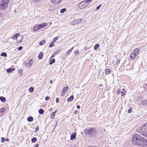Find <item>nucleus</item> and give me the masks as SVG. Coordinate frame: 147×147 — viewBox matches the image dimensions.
<instances>
[{
  "label": "nucleus",
  "mask_w": 147,
  "mask_h": 147,
  "mask_svg": "<svg viewBox=\"0 0 147 147\" xmlns=\"http://www.w3.org/2000/svg\"><path fill=\"white\" fill-rule=\"evenodd\" d=\"M86 136L90 138L95 137L98 132L96 128H91L84 130Z\"/></svg>",
  "instance_id": "obj_1"
},
{
  "label": "nucleus",
  "mask_w": 147,
  "mask_h": 147,
  "mask_svg": "<svg viewBox=\"0 0 147 147\" xmlns=\"http://www.w3.org/2000/svg\"><path fill=\"white\" fill-rule=\"evenodd\" d=\"M10 0H1L0 1V10H4L7 7Z\"/></svg>",
  "instance_id": "obj_2"
},
{
  "label": "nucleus",
  "mask_w": 147,
  "mask_h": 147,
  "mask_svg": "<svg viewBox=\"0 0 147 147\" xmlns=\"http://www.w3.org/2000/svg\"><path fill=\"white\" fill-rule=\"evenodd\" d=\"M141 136H142L138 134L134 135L132 139L133 143L139 146Z\"/></svg>",
  "instance_id": "obj_3"
},
{
  "label": "nucleus",
  "mask_w": 147,
  "mask_h": 147,
  "mask_svg": "<svg viewBox=\"0 0 147 147\" xmlns=\"http://www.w3.org/2000/svg\"><path fill=\"white\" fill-rule=\"evenodd\" d=\"M140 51L138 49L136 48L134 49L130 55V58L132 60H134Z\"/></svg>",
  "instance_id": "obj_4"
},
{
  "label": "nucleus",
  "mask_w": 147,
  "mask_h": 147,
  "mask_svg": "<svg viewBox=\"0 0 147 147\" xmlns=\"http://www.w3.org/2000/svg\"><path fill=\"white\" fill-rule=\"evenodd\" d=\"M140 140L139 146L145 147L147 145V140L146 138L142 136Z\"/></svg>",
  "instance_id": "obj_5"
},
{
  "label": "nucleus",
  "mask_w": 147,
  "mask_h": 147,
  "mask_svg": "<svg viewBox=\"0 0 147 147\" xmlns=\"http://www.w3.org/2000/svg\"><path fill=\"white\" fill-rule=\"evenodd\" d=\"M88 5V3L87 2L82 1L79 3L78 5V7L80 9H83L85 7Z\"/></svg>",
  "instance_id": "obj_6"
},
{
  "label": "nucleus",
  "mask_w": 147,
  "mask_h": 147,
  "mask_svg": "<svg viewBox=\"0 0 147 147\" xmlns=\"http://www.w3.org/2000/svg\"><path fill=\"white\" fill-rule=\"evenodd\" d=\"M33 63V61L31 59L28 63H27L26 61H24V65L26 66V67L29 68L31 67Z\"/></svg>",
  "instance_id": "obj_7"
},
{
  "label": "nucleus",
  "mask_w": 147,
  "mask_h": 147,
  "mask_svg": "<svg viewBox=\"0 0 147 147\" xmlns=\"http://www.w3.org/2000/svg\"><path fill=\"white\" fill-rule=\"evenodd\" d=\"M24 37L22 35H20L19 34L18 35L17 41L18 42H20L23 40Z\"/></svg>",
  "instance_id": "obj_8"
},
{
  "label": "nucleus",
  "mask_w": 147,
  "mask_h": 147,
  "mask_svg": "<svg viewBox=\"0 0 147 147\" xmlns=\"http://www.w3.org/2000/svg\"><path fill=\"white\" fill-rule=\"evenodd\" d=\"M52 3L54 4H58L60 3L62 0H49Z\"/></svg>",
  "instance_id": "obj_9"
},
{
  "label": "nucleus",
  "mask_w": 147,
  "mask_h": 147,
  "mask_svg": "<svg viewBox=\"0 0 147 147\" xmlns=\"http://www.w3.org/2000/svg\"><path fill=\"white\" fill-rule=\"evenodd\" d=\"M47 23L46 22L42 23L41 24L38 25L40 29L42 28H45L46 26L47 25Z\"/></svg>",
  "instance_id": "obj_10"
},
{
  "label": "nucleus",
  "mask_w": 147,
  "mask_h": 147,
  "mask_svg": "<svg viewBox=\"0 0 147 147\" xmlns=\"http://www.w3.org/2000/svg\"><path fill=\"white\" fill-rule=\"evenodd\" d=\"M141 105L143 106H147V99L143 100L141 102Z\"/></svg>",
  "instance_id": "obj_11"
},
{
  "label": "nucleus",
  "mask_w": 147,
  "mask_h": 147,
  "mask_svg": "<svg viewBox=\"0 0 147 147\" xmlns=\"http://www.w3.org/2000/svg\"><path fill=\"white\" fill-rule=\"evenodd\" d=\"M146 129H147V123H145L141 127V131Z\"/></svg>",
  "instance_id": "obj_12"
},
{
  "label": "nucleus",
  "mask_w": 147,
  "mask_h": 147,
  "mask_svg": "<svg viewBox=\"0 0 147 147\" xmlns=\"http://www.w3.org/2000/svg\"><path fill=\"white\" fill-rule=\"evenodd\" d=\"M82 20L81 19L74 20V24H77L80 23Z\"/></svg>",
  "instance_id": "obj_13"
},
{
  "label": "nucleus",
  "mask_w": 147,
  "mask_h": 147,
  "mask_svg": "<svg viewBox=\"0 0 147 147\" xmlns=\"http://www.w3.org/2000/svg\"><path fill=\"white\" fill-rule=\"evenodd\" d=\"M141 134L143 136L147 137V129L142 131Z\"/></svg>",
  "instance_id": "obj_14"
},
{
  "label": "nucleus",
  "mask_w": 147,
  "mask_h": 147,
  "mask_svg": "<svg viewBox=\"0 0 147 147\" xmlns=\"http://www.w3.org/2000/svg\"><path fill=\"white\" fill-rule=\"evenodd\" d=\"M43 53L42 52H40L38 56V58L39 59H41L43 57Z\"/></svg>",
  "instance_id": "obj_15"
},
{
  "label": "nucleus",
  "mask_w": 147,
  "mask_h": 147,
  "mask_svg": "<svg viewBox=\"0 0 147 147\" xmlns=\"http://www.w3.org/2000/svg\"><path fill=\"white\" fill-rule=\"evenodd\" d=\"M74 99V96L72 95L71 96L68 98L67 99V101L69 102L72 100Z\"/></svg>",
  "instance_id": "obj_16"
},
{
  "label": "nucleus",
  "mask_w": 147,
  "mask_h": 147,
  "mask_svg": "<svg viewBox=\"0 0 147 147\" xmlns=\"http://www.w3.org/2000/svg\"><path fill=\"white\" fill-rule=\"evenodd\" d=\"M40 29L38 25L36 26L33 28V30L34 31H37Z\"/></svg>",
  "instance_id": "obj_17"
},
{
  "label": "nucleus",
  "mask_w": 147,
  "mask_h": 147,
  "mask_svg": "<svg viewBox=\"0 0 147 147\" xmlns=\"http://www.w3.org/2000/svg\"><path fill=\"white\" fill-rule=\"evenodd\" d=\"M15 70V69L14 68H12V69H11V68H9L8 69H7L6 70V71L8 73H9L10 72H11V71H13L14 70Z\"/></svg>",
  "instance_id": "obj_18"
},
{
  "label": "nucleus",
  "mask_w": 147,
  "mask_h": 147,
  "mask_svg": "<svg viewBox=\"0 0 147 147\" xmlns=\"http://www.w3.org/2000/svg\"><path fill=\"white\" fill-rule=\"evenodd\" d=\"M56 112L55 111V112H52L51 114L50 117L51 119H53L55 116V113Z\"/></svg>",
  "instance_id": "obj_19"
},
{
  "label": "nucleus",
  "mask_w": 147,
  "mask_h": 147,
  "mask_svg": "<svg viewBox=\"0 0 147 147\" xmlns=\"http://www.w3.org/2000/svg\"><path fill=\"white\" fill-rule=\"evenodd\" d=\"M49 61L50 62L49 64L50 65H51L55 62V59H51L50 60V59Z\"/></svg>",
  "instance_id": "obj_20"
},
{
  "label": "nucleus",
  "mask_w": 147,
  "mask_h": 147,
  "mask_svg": "<svg viewBox=\"0 0 147 147\" xmlns=\"http://www.w3.org/2000/svg\"><path fill=\"white\" fill-rule=\"evenodd\" d=\"M33 117L32 116H30L28 117L27 118V120L28 122H32L33 121Z\"/></svg>",
  "instance_id": "obj_21"
},
{
  "label": "nucleus",
  "mask_w": 147,
  "mask_h": 147,
  "mask_svg": "<svg viewBox=\"0 0 147 147\" xmlns=\"http://www.w3.org/2000/svg\"><path fill=\"white\" fill-rule=\"evenodd\" d=\"M0 100L2 102H5L6 100L5 98L3 96L0 97Z\"/></svg>",
  "instance_id": "obj_22"
},
{
  "label": "nucleus",
  "mask_w": 147,
  "mask_h": 147,
  "mask_svg": "<svg viewBox=\"0 0 147 147\" xmlns=\"http://www.w3.org/2000/svg\"><path fill=\"white\" fill-rule=\"evenodd\" d=\"M68 90V86H67L66 87H64L63 90V91L65 92H66Z\"/></svg>",
  "instance_id": "obj_23"
},
{
  "label": "nucleus",
  "mask_w": 147,
  "mask_h": 147,
  "mask_svg": "<svg viewBox=\"0 0 147 147\" xmlns=\"http://www.w3.org/2000/svg\"><path fill=\"white\" fill-rule=\"evenodd\" d=\"M125 91L124 89H123L121 91V96H123L125 94Z\"/></svg>",
  "instance_id": "obj_24"
},
{
  "label": "nucleus",
  "mask_w": 147,
  "mask_h": 147,
  "mask_svg": "<svg viewBox=\"0 0 147 147\" xmlns=\"http://www.w3.org/2000/svg\"><path fill=\"white\" fill-rule=\"evenodd\" d=\"M67 10V9L65 8H64L61 9L60 10V12L61 13H63L65 12Z\"/></svg>",
  "instance_id": "obj_25"
},
{
  "label": "nucleus",
  "mask_w": 147,
  "mask_h": 147,
  "mask_svg": "<svg viewBox=\"0 0 147 147\" xmlns=\"http://www.w3.org/2000/svg\"><path fill=\"white\" fill-rule=\"evenodd\" d=\"M39 113L40 114H42L44 113V110L42 109H40L38 111Z\"/></svg>",
  "instance_id": "obj_26"
},
{
  "label": "nucleus",
  "mask_w": 147,
  "mask_h": 147,
  "mask_svg": "<svg viewBox=\"0 0 147 147\" xmlns=\"http://www.w3.org/2000/svg\"><path fill=\"white\" fill-rule=\"evenodd\" d=\"M18 34H15L13 36L12 38L13 39H17V37L18 36Z\"/></svg>",
  "instance_id": "obj_27"
},
{
  "label": "nucleus",
  "mask_w": 147,
  "mask_h": 147,
  "mask_svg": "<svg viewBox=\"0 0 147 147\" xmlns=\"http://www.w3.org/2000/svg\"><path fill=\"white\" fill-rule=\"evenodd\" d=\"M37 141V139L36 138H34L32 139L31 142L32 143H34Z\"/></svg>",
  "instance_id": "obj_28"
},
{
  "label": "nucleus",
  "mask_w": 147,
  "mask_h": 147,
  "mask_svg": "<svg viewBox=\"0 0 147 147\" xmlns=\"http://www.w3.org/2000/svg\"><path fill=\"white\" fill-rule=\"evenodd\" d=\"M99 47V45L98 44H96L95 45V46L94 47V49L95 50H96Z\"/></svg>",
  "instance_id": "obj_29"
},
{
  "label": "nucleus",
  "mask_w": 147,
  "mask_h": 147,
  "mask_svg": "<svg viewBox=\"0 0 147 147\" xmlns=\"http://www.w3.org/2000/svg\"><path fill=\"white\" fill-rule=\"evenodd\" d=\"M111 70L109 69H106L105 71V73L107 74H108L110 72Z\"/></svg>",
  "instance_id": "obj_30"
},
{
  "label": "nucleus",
  "mask_w": 147,
  "mask_h": 147,
  "mask_svg": "<svg viewBox=\"0 0 147 147\" xmlns=\"http://www.w3.org/2000/svg\"><path fill=\"white\" fill-rule=\"evenodd\" d=\"M1 56H4L5 57H6L7 56V54L5 53H2L1 54Z\"/></svg>",
  "instance_id": "obj_31"
},
{
  "label": "nucleus",
  "mask_w": 147,
  "mask_h": 147,
  "mask_svg": "<svg viewBox=\"0 0 147 147\" xmlns=\"http://www.w3.org/2000/svg\"><path fill=\"white\" fill-rule=\"evenodd\" d=\"M5 111V108L4 107H3L1 108V109H0V112H1V113H3Z\"/></svg>",
  "instance_id": "obj_32"
},
{
  "label": "nucleus",
  "mask_w": 147,
  "mask_h": 147,
  "mask_svg": "<svg viewBox=\"0 0 147 147\" xmlns=\"http://www.w3.org/2000/svg\"><path fill=\"white\" fill-rule=\"evenodd\" d=\"M46 41L45 40L41 41L39 43V45H42L43 44H44L45 42Z\"/></svg>",
  "instance_id": "obj_33"
},
{
  "label": "nucleus",
  "mask_w": 147,
  "mask_h": 147,
  "mask_svg": "<svg viewBox=\"0 0 147 147\" xmlns=\"http://www.w3.org/2000/svg\"><path fill=\"white\" fill-rule=\"evenodd\" d=\"M73 47H72L71 49L69 50L67 53V54L69 55L73 49Z\"/></svg>",
  "instance_id": "obj_34"
},
{
  "label": "nucleus",
  "mask_w": 147,
  "mask_h": 147,
  "mask_svg": "<svg viewBox=\"0 0 147 147\" xmlns=\"http://www.w3.org/2000/svg\"><path fill=\"white\" fill-rule=\"evenodd\" d=\"M34 88L32 87H30L29 89V91L31 93L32 92L34 91Z\"/></svg>",
  "instance_id": "obj_35"
},
{
  "label": "nucleus",
  "mask_w": 147,
  "mask_h": 147,
  "mask_svg": "<svg viewBox=\"0 0 147 147\" xmlns=\"http://www.w3.org/2000/svg\"><path fill=\"white\" fill-rule=\"evenodd\" d=\"M54 45V42H52L50 44V45H49V47H52Z\"/></svg>",
  "instance_id": "obj_36"
},
{
  "label": "nucleus",
  "mask_w": 147,
  "mask_h": 147,
  "mask_svg": "<svg viewBox=\"0 0 147 147\" xmlns=\"http://www.w3.org/2000/svg\"><path fill=\"white\" fill-rule=\"evenodd\" d=\"M39 128L38 126H36V127L35 128V132L36 133L39 130Z\"/></svg>",
  "instance_id": "obj_37"
},
{
  "label": "nucleus",
  "mask_w": 147,
  "mask_h": 147,
  "mask_svg": "<svg viewBox=\"0 0 147 147\" xmlns=\"http://www.w3.org/2000/svg\"><path fill=\"white\" fill-rule=\"evenodd\" d=\"M59 50H58L55 51L53 53L56 55L57 54H58L59 53Z\"/></svg>",
  "instance_id": "obj_38"
},
{
  "label": "nucleus",
  "mask_w": 147,
  "mask_h": 147,
  "mask_svg": "<svg viewBox=\"0 0 147 147\" xmlns=\"http://www.w3.org/2000/svg\"><path fill=\"white\" fill-rule=\"evenodd\" d=\"M57 39H58V38L57 37H55L53 39V40L52 42H53L54 43L57 40Z\"/></svg>",
  "instance_id": "obj_39"
},
{
  "label": "nucleus",
  "mask_w": 147,
  "mask_h": 147,
  "mask_svg": "<svg viewBox=\"0 0 147 147\" xmlns=\"http://www.w3.org/2000/svg\"><path fill=\"white\" fill-rule=\"evenodd\" d=\"M70 139L71 140H74V133L72 134L71 136Z\"/></svg>",
  "instance_id": "obj_40"
},
{
  "label": "nucleus",
  "mask_w": 147,
  "mask_h": 147,
  "mask_svg": "<svg viewBox=\"0 0 147 147\" xmlns=\"http://www.w3.org/2000/svg\"><path fill=\"white\" fill-rule=\"evenodd\" d=\"M55 55L54 53H53L50 58V60L51 59H52L53 58H54Z\"/></svg>",
  "instance_id": "obj_41"
},
{
  "label": "nucleus",
  "mask_w": 147,
  "mask_h": 147,
  "mask_svg": "<svg viewBox=\"0 0 147 147\" xmlns=\"http://www.w3.org/2000/svg\"><path fill=\"white\" fill-rule=\"evenodd\" d=\"M5 138H3V137L2 138H1V142H4L5 141Z\"/></svg>",
  "instance_id": "obj_42"
},
{
  "label": "nucleus",
  "mask_w": 147,
  "mask_h": 147,
  "mask_svg": "<svg viewBox=\"0 0 147 147\" xmlns=\"http://www.w3.org/2000/svg\"><path fill=\"white\" fill-rule=\"evenodd\" d=\"M120 62V60H117L116 61V65H118V64Z\"/></svg>",
  "instance_id": "obj_43"
},
{
  "label": "nucleus",
  "mask_w": 147,
  "mask_h": 147,
  "mask_svg": "<svg viewBox=\"0 0 147 147\" xmlns=\"http://www.w3.org/2000/svg\"><path fill=\"white\" fill-rule=\"evenodd\" d=\"M121 92L120 91V90H117L116 93L117 94H120Z\"/></svg>",
  "instance_id": "obj_44"
},
{
  "label": "nucleus",
  "mask_w": 147,
  "mask_h": 147,
  "mask_svg": "<svg viewBox=\"0 0 147 147\" xmlns=\"http://www.w3.org/2000/svg\"><path fill=\"white\" fill-rule=\"evenodd\" d=\"M49 98H50L48 96H47L45 98V100H48L49 99Z\"/></svg>",
  "instance_id": "obj_45"
},
{
  "label": "nucleus",
  "mask_w": 147,
  "mask_h": 147,
  "mask_svg": "<svg viewBox=\"0 0 147 147\" xmlns=\"http://www.w3.org/2000/svg\"><path fill=\"white\" fill-rule=\"evenodd\" d=\"M92 1V0H87L86 1H84L87 2V3H88V4L89 3Z\"/></svg>",
  "instance_id": "obj_46"
},
{
  "label": "nucleus",
  "mask_w": 147,
  "mask_h": 147,
  "mask_svg": "<svg viewBox=\"0 0 147 147\" xmlns=\"http://www.w3.org/2000/svg\"><path fill=\"white\" fill-rule=\"evenodd\" d=\"M101 4H100V5H99L98 6H97L96 7V10L100 8V7H101Z\"/></svg>",
  "instance_id": "obj_47"
},
{
  "label": "nucleus",
  "mask_w": 147,
  "mask_h": 147,
  "mask_svg": "<svg viewBox=\"0 0 147 147\" xmlns=\"http://www.w3.org/2000/svg\"><path fill=\"white\" fill-rule=\"evenodd\" d=\"M22 49V46L20 47H18V50L19 51H20Z\"/></svg>",
  "instance_id": "obj_48"
},
{
  "label": "nucleus",
  "mask_w": 147,
  "mask_h": 147,
  "mask_svg": "<svg viewBox=\"0 0 147 147\" xmlns=\"http://www.w3.org/2000/svg\"><path fill=\"white\" fill-rule=\"evenodd\" d=\"M65 94V92H63V91H62V93L61 94V96H64Z\"/></svg>",
  "instance_id": "obj_49"
},
{
  "label": "nucleus",
  "mask_w": 147,
  "mask_h": 147,
  "mask_svg": "<svg viewBox=\"0 0 147 147\" xmlns=\"http://www.w3.org/2000/svg\"><path fill=\"white\" fill-rule=\"evenodd\" d=\"M59 101V98H57L56 99V102L57 103H58Z\"/></svg>",
  "instance_id": "obj_50"
},
{
  "label": "nucleus",
  "mask_w": 147,
  "mask_h": 147,
  "mask_svg": "<svg viewBox=\"0 0 147 147\" xmlns=\"http://www.w3.org/2000/svg\"><path fill=\"white\" fill-rule=\"evenodd\" d=\"M132 112V110L131 109H129L128 110V113H131V112Z\"/></svg>",
  "instance_id": "obj_51"
},
{
  "label": "nucleus",
  "mask_w": 147,
  "mask_h": 147,
  "mask_svg": "<svg viewBox=\"0 0 147 147\" xmlns=\"http://www.w3.org/2000/svg\"><path fill=\"white\" fill-rule=\"evenodd\" d=\"M76 137V133L74 132V139H75Z\"/></svg>",
  "instance_id": "obj_52"
},
{
  "label": "nucleus",
  "mask_w": 147,
  "mask_h": 147,
  "mask_svg": "<svg viewBox=\"0 0 147 147\" xmlns=\"http://www.w3.org/2000/svg\"><path fill=\"white\" fill-rule=\"evenodd\" d=\"M78 51H75V52L74 53L76 55H77L78 54Z\"/></svg>",
  "instance_id": "obj_53"
},
{
  "label": "nucleus",
  "mask_w": 147,
  "mask_h": 147,
  "mask_svg": "<svg viewBox=\"0 0 147 147\" xmlns=\"http://www.w3.org/2000/svg\"><path fill=\"white\" fill-rule=\"evenodd\" d=\"M49 10H50V11H53V10H54L52 9V8H51V7H50L49 8Z\"/></svg>",
  "instance_id": "obj_54"
},
{
  "label": "nucleus",
  "mask_w": 147,
  "mask_h": 147,
  "mask_svg": "<svg viewBox=\"0 0 147 147\" xmlns=\"http://www.w3.org/2000/svg\"><path fill=\"white\" fill-rule=\"evenodd\" d=\"M77 108L78 109H80V106L79 105H77Z\"/></svg>",
  "instance_id": "obj_55"
},
{
  "label": "nucleus",
  "mask_w": 147,
  "mask_h": 147,
  "mask_svg": "<svg viewBox=\"0 0 147 147\" xmlns=\"http://www.w3.org/2000/svg\"><path fill=\"white\" fill-rule=\"evenodd\" d=\"M38 145H39L38 144H37L35 145V146L34 147H38Z\"/></svg>",
  "instance_id": "obj_56"
},
{
  "label": "nucleus",
  "mask_w": 147,
  "mask_h": 147,
  "mask_svg": "<svg viewBox=\"0 0 147 147\" xmlns=\"http://www.w3.org/2000/svg\"><path fill=\"white\" fill-rule=\"evenodd\" d=\"M53 83V80H51L50 81V84H52V83Z\"/></svg>",
  "instance_id": "obj_57"
},
{
  "label": "nucleus",
  "mask_w": 147,
  "mask_h": 147,
  "mask_svg": "<svg viewBox=\"0 0 147 147\" xmlns=\"http://www.w3.org/2000/svg\"><path fill=\"white\" fill-rule=\"evenodd\" d=\"M5 140L7 141H9V139L8 138H6L5 139Z\"/></svg>",
  "instance_id": "obj_58"
},
{
  "label": "nucleus",
  "mask_w": 147,
  "mask_h": 147,
  "mask_svg": "<svg viewBox=\"0 0 147 147\" xmlns=\"http://www.w3.org/2000/svg\"><path fill=\"white\" fill-rule=\"evenodd\" d=\"M77 111H74V113H77Z\"/></svg>",
  "instance_id": "obj_59"
},
{
  "label": "nucleus",
  "mask_w": 147,
  "mask_h": 147,
  "mask_svg": "<svg viewBox=\"0 0 147 147\" xmlns=\"http://www.w3.org/2000/svg\"><path fill=\"white\" fill-rule=\"evenodd\" d=\"M146 86H147V83L146 84Z\"/></svg>",
  "instance_id": "obj_60"
},
{
  "label": "nucleus",
  "mask_w": 147,
  "mask_h": 147,
  "mask_svg": "<svg viewBox=\"0 0 147 147\" xmlns=\"http://www.w3.org/2000/svg\"><path fill=\"white\" fill-rule=\"evenodd\" d=\"M50 109L51 110V109Z\"/></svg>",
  "instance_id": "obj_61"
},
{
  "label": "nucleus",
  "mask_w": 147,
  "mask_h": 147,
  "mask_svg": "<svg viewBox=\"0 0 147 147\" xmlns=\"http://www.w3.org/2000/svg\"><path fill=\"white\" fill-rule=\"evenodd\" d=\"M50 109L51 110V109Z\"/></svg>",
  "instance_id": "obj_62"
},
{
  "label": "nucleus",
  "mask_w": 147,
  "mask_h": 147,
  "mask_svg": "<svg viewBox=\"0 0 147 147\" xmlns=\"http://www.w3.org/2000/svg\"><path fill=\"white\" fill-rule=\"evenodd\" d=\"M100 86H102V85H100Z\"/></svg>",
  "instance_id": "obj_63"
}]
</instances>
